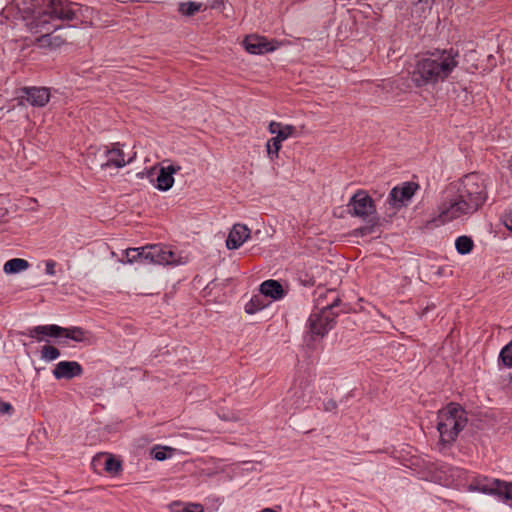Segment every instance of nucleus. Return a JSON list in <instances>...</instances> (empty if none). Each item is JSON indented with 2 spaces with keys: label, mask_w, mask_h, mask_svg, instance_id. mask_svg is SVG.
<instances>
[{
  "label": "nucleus",
  "mask_w": 512,
  "mask_h": 512,
  "mask_svg": "<svg viewBox=\"0 0 512 512\" xmlns=\"http://www.w3.org/2000/svg\"><path fill=\"white\" fill-rule=\"evenodd\" d=\"M486 178L478 173L465 175L448 184L440 193L438 215L432 219L434 226L470 216L487 200Z\"/></svg>",
  "instance_id": "1"
},
{
  "label": "nucleus",
  "mask_w": 512,
  "mask_h": 512,
  "mask_svg": "<svg viewBox=\"0 0 512 512\" xmlns=\"http://www.w3.org/2000/svg\"><path fill=\"white\" fill-rule=\"evenodd\" d=\"M17 9L22 12V19L26 21L30 30L43 33L37 38L41 48L55 50L65 43V38L59 34L49 33L50 29L57 30L60 25L57 21H72L77 19L74 6L78 2H47L45 7H37L34 2H17Z\"/></svg>",
  "instance_id": "2"
},
{
  "label": "nucleus",
  "mask_w": 512,
  "mask_h": 512,
  "mask_svg": "<svg viewBox=\"0 0 512 512\" xmlns=\"http://www.w3.org/2000/svg\"><path fill=\"white\" fill-rule=\"evenodd\" d=\"M458 51L435 50L419 58L410 71L411 81L417 86L434 85L444 81L458 65Z\"/></svg>",
  "instance_id": "3"
},
{
  "label": "nucleus",
  "mask_w": 512,
  "mask_h": 512,
  "mask_svg": "<svg viewBox=\"0 0 512 512\" xmlns=\"http://www.w3.org/2000/svg\"><path fill=\"white\" fill-rule=\"evenodd\" d=\"M126 258L128 263L141 262L157 265H182L187 261L186 257L162 244L127 249Z\"/></svg>",
  "instance_id": "4"
},
{
  "label": "nucleus",
  "mask_w": 512,
  "mask_h": 512,
  "mask_svg": "<svg viewBox=\"0 0 512 512\" xmlns=\"http://www.w3.org/2000/svg\"><path fill=\"white\" fill-rule=\"evenodd\" d=\"M331 302L323 304L321 296L316 300V308L310 314L307 328L311 338L325 336L334 326L338 312L334 311L339 306L340 300L335 291L327 292Z\"/></svg>",
  "instance_id": "5"
},
{
  "label": "nucleus",
  "mask_w": 512,
  "mask_h": 512,
  "mask_svg": "<svg viewBox=\"0 0 512 512\" xmlns=\"http://www.w3.org/2000/svg\"><path fill=\"white\" fill-rule=\"evenodd\" d=\"M466 424V412L460 405L450 403L439 410L436 428L439 432L440 442L444 445L453 443Z\"/></svg>",
  "instance_id": "6"
},
{
  "label": "nucleus",
  "mask_w": 512,
  "mask_h": 512,
  "mask_svg": "<svg viewBox=\"0 0 512 512\" xmlns=\"http://www.w3.org/2000/svg\"><path fill=\"white\" fill-rule=\"evenodd\" d=\"M467 489L470 492L497 496L500 500L512 506V483L486 476H475L468 483Z\"/></svg>",
  "instance_id": "7"
},
{
  "label": "nucleus",
  "mask_w": 512,
  "mask_h": 512,
  "mask_svg": "<svg viewBox=\"0 0 512 512\" xmlns=\"http://www.w3.org/2000/svg\"><path fill=\"white\" fill-rule=\"evenodd\" d=\"M268 130L271 134L275 135L266 143L267 155L273 160L278 157L282 142L290 137H297L298 133L295 126L275 121L270 122Z\"/></svg>",
  "instance_id": "8"
},
{
  "label": "nucleus",
  "mask_w": 512,
  "mask_h": 512,
  "mask_svg": "<svg viewBox=\"0 0 512 512\" xmlns=\"http://www.w3.org/2000/svg\"><path fill=\"white\" fill-rule=\"evenodd\" d=\"M349 211L353 216L366 219L375 213L376 208L372 198L364 190H358L348 203Z\"/></svg>",
  "instance_id": "9"
},
{
  "label": "nucleus",
  "mask_w": 512,
  "mask_h": 512,
  "mask_svg": "<svg viewBox=\"0 0 512 512\" xmlns=\"http://www.w3.org/2000/svg\"><path fill=\"white\" fill-rule=\"evenodd\" d=\"M98 153L100 154V157L102 158L98 165L104 169L107 167L114 166L115 168H121L124 167L126 164L130 163L132 161L133 157H130L129 159H125L124 152L119 147V144H114L112 148H108L107 146L103 147L102 149L98 150Z\"/></svg>",
  "instance_id": "10"
},
{
  "label": "nucleus",
  "mask_w": 512,
  "mask_h": 512,
  "mask_svg": "<svg viewBox=\"0 0 512 512\" xmlns=\"http://www.w3.org/2000/svg\"><path fill=\"white\" fill-rule=\"evenodd\" d=\"M418 188L419 185L414 182H405L390 191L387 201L391 206L399 209L411 201Z\"/></svg>",
  "instance_id": "11"
},
{
  "label": "nucleus",
  "mask_w": 512,
  "mask_h": 512,
  "mask_svg": "<svg viewBox=\"0 0 512 512\" xmlns=\"http://www.w3.org/2000/svg\"><path fill=\"white\" fill-rule=\"evenodd\" d=\"M19 98L33 107H44L50 100L51 93L47 87H23Z\"/></svg>",
  "instance_id": "12"
},
{
  "label": "nucleus",
  "mask_w": 512,
  "mask_h": 512,
  "mask_svg": "<svg viewBox=\"0 0 512 512\" xmlns=\"http://www.w3.org/2000/svg\"><path fill=\"white\" fill-rule=\"evenodd\" d=\"M244 46L251 54H264L276 50L279 43L277 41H269L262 36L249 35L244 40Z\"/></svg>",
  "instance_id": "13"
},
{
  "label": "nucleus",
  "mask_w": 512,
  "mask_h": 512,
  "mask_svg": "<svg viewBox=\"0 0 512 512\" xmlns=\"http://www.w3.org/2000/svg\"><path fill=\"white\" fill-rule=\"evenodd\" d=\"M56 379H72L83 373L82 366L76 361H60L52 371Z\"/></svg>",
  "instance_id": "14"
},
{
  "label": "nucleus",
  "mask_w": 512,
  "mask_h": 512,
  "mask_svg": "<svg viewBox=\"0 0 512 512\" xmlns=\"http://www.w3.org/2000/svg\"><path fill=\"white\" fill-rule=\"evenodd\" d=\"M63 331V327L55 324L38 325L29 328L25 335L36 339L38 342H41L44 341L45 337L62 338Z\"/></svg>",
  "instance_id": "15"
},
{
  "label": "nucleus",
  "mask_w": 512,
  "mask_h": 512,
  "mask_svg": "<svg viewBox=\"0 0 512 512\" xmlns=\"http://www.w3.org/2000/svg\"><path fill=\"white\" fill-rule=\"evenodd\" d=\"M180 169V166L173 164L161 167L155 180L156 188L161 191L169 190L174 184L173 175Z\"/></svg>",
  "instance_id": "16"
},
{
  "label": "nucleus",
  "mask_w": 512,
  "mask_h": 512,
  "mask_svg": "<svg viewBox=\"0 0 512 512\" xmlns=\"http://www.w3.org/2000/svg\"><path fill=\"white\" fill-rule=\"evenodd\" d=\"M249 235L250 230L245 225L235 224L226 240L227 248L238 249L249 238Z\"/></svg>",
  "instance_id": "17"
},
{
  "label": "nucleus",
  "mask_w": 512,
  "mask_h": 512,
  "mask_svg": "<svg viewBox=\"0 0 512 512\" xmlns=\"http://www.w3.org/2000/svg\"><path fill=\"white\" fill-rule=\"evenodd\" d=\"M259 291L266 297L273 301H278L285 297L286 291L277 280H266L260 287Z\"/></svg>",
  "instance_id": "18"
},
{
  "label": "nucleus",
  "mask_w": 512,
  "mask_h": 512,
  "mask_svg": "<svg viewBox=\"0 0 512 512\" xmlns=\"http://www.w3.org/2000/svg\"><path fill=\"white\" fill-rule=\"evenodd\" d=\"M270 304V301L259 291V294L253 295L249 302L245 305V312L248 314H255Z\"/></svg>",
  "instance_id": "19"
},
{
  "label": "nucleus",
  "mask_w": 512,
  "mask_h": 512,
  "mask_svg": "<svg viewBox=\"0 0 512 512\" xmlns=\"http://www.w3.org/2000/svg\"><path fill=\"white\" fill-rule=\"evenodd\" d=\"M64 331L62 333V337L71 339L75 342H88L91 338V334L89 331L84 330L81 327H68L64 328Z\"/></svg>",
  "instance_id": "20"
},
{
  "label": "nucleus",
  "mask_w": 512,
  "mask_h": 512,
  "mask_svg": "<svg viewBox=\"0 0 512 512\" xmlns=\"http://www.w3.org/2000/svg\"><path fill=\"white\" fill-rule=\"evenodd\" d=\"M29 268V262L22 258H13L5 262L3 271L6 274H16Z\"/></svg>",
  "instance_id": "21"
},
{
  "label": "nucleus",
  "mask_w": 512,
  "mask_h": 512,
  "mask_svg": "<svg viewBox=\"0 0 512 512\" xmlns=\"http://www.w3.org/2000/svg\"><path fill=\"white\" fill-rule=\"evenodd\" d=\"M207 7L202 2H180L179 12L186 16H192L195 13L206 10Z\"/></svg>",
  "instance_id": "22"
},
{
  "label": "nucleus",
  "mask_w": 512,
  "mask_h": 512,
  "mask_svg": "<svg viewBox=\"0 0 512 512\" xmlns=\"http://www.w3.org/2000/svg\"><path fill=\"white\" fill-rule=\"evenodd\" d=\"M455 247L458 253L465 255L472 251L474 243L468 236H459L455 240Z\"/></svg>",
  "instance_id": "23"
},
{
  "label": "nucleus",
  "mask_w": 512,
  "mask_h": 512,
  "mask_svg": "<svg viewBox=\"0 0 512 512\" xmlns=\"http://www.w3.org/2000/svg\"><path fill=\"white\" fill-rule=\"evenodd\" d=\"M174 449L167 446H155L151 450V456L158 461H164L172 456Z\"/></svg>",
  "instance_id": "24"
},
{
  "label": "nucleus",
  "mask_w": 512,
  "mask_h": 512,
  "mask_svg": "<svg viewBox=\"0 0 512 512\" xmlns=\"http://www.w3.org/2000/svg\"><path fill=\"white\" fill-rule=\"evenodd\" d=\"M97 461H103L104 469L112 474L117 473L121 467L120 462L109 455L102 456Z\"/></svg>",
  "instance_id": "25"
},
{
  "label": "nucleus",
  "mask_w": 512,
  "mask_h": 512,
  "mask_svg": "<svg viewBox=\"0 0 512 512\" xmlns=\"http://www.w3.org/2000/svg\"><path fill=\"white\" fill-rule=\"evenodd\" d=\"M172 512H203V507L200 504H189L184 505L182 503L175 502L171 505Z\"/></svg>",
  "instance_id": "26"
},
{
  "label": "nucleus",
  "mask_w": 512,
  "mask_h": 512,
  "mask_svg": "<svg viewBox=\"0 0 512 512\" xmlns=\"http://www.w3.org/2000/svg\"><path fill=\"white\" fill-rule=\"evenodd\" d=\"M499 361L502 362L505 367H512V341L501 349Z\"/></svg>",
  "instance_id": "27"
},
{
  "label": "nucleus",
  "mask_w": 512,
  "mask_h": 512,
  "mask_svg": "<svg viewBox=\"0 0 512 512\" xmlns=\"http://www.w3.org/2000/svg\"><path fill=\"white\" fill-rule=\"evenodd\" d=\"M60 351L51 345H45L41 349V358L45 361H53L60 357Z\"/></svg>",
  "instance_id": "28"
},
{
  "label": "nucleus",
  "mask_w": 512,
  "mask_h": 512,
  "mask_svg": "<svg viewBox=\"0 0 512 512\" xmlns=\"http://www.w3.org/2000/svg\"><path fill=\"white\" fill-rule=\"evenodd\" d=\"M56 262L54 260H47L45 262V272L47 275L54 276L56 271Z\"/></svg>",
  "instance_id": "29"
},
{
  "label": "nucleus",
  "mask_w": 512,
  "mask_h": 512,
  "mask_svg": "<svg viewBox=\"0 0 512 512\" xmlns=\"http://www.w3.org/2000/svg\"><path fill=\"white\" fill-rule=\"evenodd\" d=\"M503 224L508 230L512 232V212L506 213L503 216Z\"/></svg>",
  "instance_id": "30"
},
{
  "label": "nucleus",
  "mask_w": 512,
  "mask_h": 512,
  "mask_svg": "<svg viewBox=\"0 0 512 512\" xmlns=\"http://www.w3.org/2000/svg\"><path fill=\"white\" fill-rule=\"evenodd\" d=\"M12 406L8 402H4L0 400V414L10 413L12 411Z\"/></svg>",
  "instance_id": "31"
},
{
  "label": "nucleus",
  "mask_w": 512,
  "mask_h": 512,
  "mask_svg": "<svg viewBox=\"0 0 512 512\" xmlns=\"http://www.w3.org/2000/svg\"><path fill=\"white\" fill-rule=\"evenodd\" d=\"M337 407V404L334 400H328L324 403V410L327 412L334 411Z\"/></svg>",
  "instance_id": "32"
},
{
  "label": "nucleus",
  "mask_w": 512,
  "mask_h": 512,
  "mask_svg": "<svg viewBox=\"0 0 512 512\" xmlns=\"http://www.w3.org/2000/svg\"><path fill=\"white\" fill-rule=\"evenodd\" d=\"M510 171L512 173V155H511V160H510Z\"/></svg>",
  "instance_id": "33"
}]
</instances>
